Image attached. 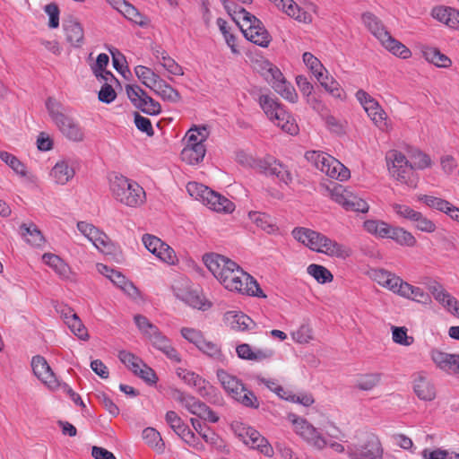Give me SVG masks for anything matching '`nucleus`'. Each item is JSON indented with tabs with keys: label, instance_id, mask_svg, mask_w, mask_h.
<instances>
[{
	"label": "nucleus",
	"instance_id": "864d4df0",
	"mask_svg": "<svg viewBox=\"0 0 459 459\" xmlns=\"http://www.w3.org/2000/svg\"><path fill=\"white\" fill-rule=\"evenodd\" d=\"M126 18L132 21L135 24L143 26L146 24V19L143 16L138 10L133 6L131 4L126 2L124 5L123 9L120 12Z\"/></svg>",
	"mask_w": 459,
	"mask_h": 459
},
{
	"label": "nucleus",
	"instance_id": "6e6d98bb",
	"mask_svg": "<svg viewBox=\"0 0 459 459\" xmlns=\"http://www.w3.org/2000/svg\"><path fill=\"white\" fill-rule=\"evenodd\" d=\"M165 420L178 436L183 433L187 428L182 419L174 411H167Z\"/></svg>",
	"mask_w": 459,
	"mask_h": 459
},
{
	"label": "nucleus",
	"instance_id": "f03ea898",
	"mask_svg": "<svg viewBox=\"0 0 459 459\" xmlns=\"http://www.w3.org/2000/svg\"><path fill=\"white\" fill-rule=\"evenodd\" d=\"M219 281L229 290L237 291L247 296L266 298L257 281L238 264L230 266L223 273Z\"/></svg>",
	"mask_w": 459,
	"mask_h": 459
},
{
	"label": "nucleus",
	"instance_id": "2f4dec72",
	"mask_svg": "<svg viewBox=\"0 0 459 459\" xmlns=\"http://www.w3.org/2000/svg\"><path fill=\"white\" fill-rule=\"evenodd\" d=\"M422 53L427 61L438 67H449L452 64L450 58L436 48L426 47Z\"/></svg>",
	"mask_w": 459,
	"mask_h": 459
},
{
	"label": "nucleus",
	"instance_id": "c756f323",
	"mask_svg": "<svg viewBox=\"0 0 459 459\" xmlns=\"http://www.w3.org/2000/svg\"><path fill=\"white\" fill-rule=\"evenodd\" d=\"M126 94L132 102V104L138 109L142 111V108L146 107L147 99L146 97H150L145 91H143L139 85H126Z\"/></svg>",
	"mask_w": 459,
	"mask_h": 459
},
{
	"label": "nucleus",
	"instance_id": "cd10ccee",
	"mask_svg": "<svg viewBox=\"0 0 459 459\" xmlns=\"http://www.w3.org/2000/svg\"><path fill=\"white\" fill-rule=\"evenodd\" d=\"M42 260L50 266L60 277L68 278L70 275L69 265L58 255L46 253L42 256Z\"/></svg>",
	"mask_w": 459,
	"mask_h": 459
},
{
	"label": "nucleus",
	"instance_id": "39448f33",
	"mask_svg": "<svg viewBox=\"0 0 459 459\" xmlns=\"http://www.w3.org/2000/svg\"><path fill=\"white\" fill-rule=\"evenodd\" d=\"M259 105L266 117L282 131L291 135L299 133V126L295 118L274 98L267 94L260 95Z\"/></svg>",
	"mask_w": 459,
	"mask_h": 459
},
{
	"label": "nucleus",
	"instance_id": "a18cd8bd",
	"mask_svg": "<svg viewBox=\"0 0 459 459\" xmlns=\"http://www.w3.org/2000/svg\"><path fill=\"white\" fill-rule=\"evenodd\" d=\"M306 159L311 162L317 169H319V165L324 162H332L336 166H339V160L329 155L328 153L318 152V151H309L305 154Z\"/></svg>",
	"mask_w": 459,
	"mask_h": 459
},
{
	"label": "nucleus",
	"instance_id": "20e7f679",
	"mask_svg": "<svg viewBox=\"0 0 459 459\" xmlns=\"http://www.w3.org/2000/svg\"><path fill=\"white\" fill-rule=\"evenodd\" d=\"M362 22L368 30L381 42L388 51L394 55L406 59L411 56V50L403 43L395 39L386 30L382 21L372 13L362 14Z\"/></svg>",
	"mask_w": 459,
	"mask_h": 459
},
{
	"label": "nucleus",
	"instance_id": "412c9836",
	"mask_svg": "<svg viewBox=\"0 0 459 459\" xmlns=\"http://www.w3.org/2000/svg\"><path fill=\"white\" fill-rule=\"evenodd\" d=\"M207 192L204 204L210 209L224 212H231L234 211L235 205L230 200L210 188Z\"/></svg>",
	"mask_w": 459,
	"mask_h": 459
},
{
	"label": "nucleus",
	"instance_id": "c9c22d12",
	"mask_svg": "<svg viewBox=\"0 0 459 459\" xmlns=\"http://www.w3.org/2000/svg\"><path fill=\"white\" fill-rule=\"evenodd\" d=\"M387 238H392L402 246L413 247L416 244L414 236L411 232L399 227L390 226Z\"/></svg>",
	"mask_w": 459,
	"mask_h": 459
},
{
	"label": "nucleus",
	"instance_id": "052dcab7",
	"mask_svg": "<svg viewBox=\"0 0 459 459\" xmlns=\"http://www.w3.org/2000/svg\"><path fill=\"white\" fill-rule=\"evenodd\" d=\"M1 160L9 165L17 174L25 176L26 169L25 166L13 154L7 152H0Z\"/></svg>",
	"mask_w": 459,
	"mask_h": 459
},
{
	"label": "nucleus",
	"instance_id": "3c124183",
	"mask_svg": "<svg viewBox=\"0 0 459 459\" xmlns=\"http://www.w3.org/2000/svg\"><path fill=\"white\" fill-rule=\"evenodd\" d=\"M87 238L97 249L103 253L107 252V247L109 246V243L108 238L104 232L95 227Z\"/></svg>",
	"mask_w": 459,
	"mask_h": 459
},
{
	"label": "nucleus",
	"instance_id": "393cba45",
	"mask_svg": "<svg viewBox=\"0 0 459 459\" xmlns=\"http://www.w3.org/2000/svg\"><path fill=\"white\" fill-rule=\"evenodd\" d=\"M74 176V169L66 160H60L56 163L50 171V177L56 184L65 185Z\"/></svg>",
	"mask_w": 459,
	"mask_h": 459
},
{
	"label": "nucleus",
	"instance_id": "6e6552de",
	"mask_svg": "<svg viewBox=\"0 0 459 459\" xmlns=\"http://www.w3.org/2000/svg\"><path fill=\"white\" fill-rule=\"evenodd\" d=\"M239 28L247 39L260 47L266 48L272 40L263 22L250 13H244Z\"/></svg>",
	"mask_w": 459,
	"mask_h": 459
},
{
	"label": "nucleus",
	"instance_id": "c85d7f7f",
	"mask_svg": "<svg viewBox=\"0 0 459 459\" xmlns=\"http://www.w3.org/2000/svg\"><path fill=\"white\" fill-rule=\"evenodd\" d=\"M249 219L259 228L268 233H273L278 230L274 219L269 214L260 212H250Z\"/></svg>",
	"mask_w": 459,
	"mask_h": 459
},
{
	"label": "nucleus",
	"instance_id": "7c9ffc66",
	"mask_svg": "<svg viewBox=\"0 0 459 459\" xmlns=\"http://www.w3.org/2000/svg\"><path fill=\"white\" fill-rule=\"evenodd\" d=\"M134 73L142 83L152 91L157 86L158 82L161 80L160 75L155 74L151 68L143 65H137L134 68Z\"/></svg>",
	"mask_w": 459,
	"mask_h": 459
},
{
	"label": "nucleus",
	"instance_id": "5fc2aeb1",
	"mask_svg": "<svg viewBox=\"0 0 459 459\" xmlns=\"http://www.w3.org/2000/svg\"><path fill=\"white\" fill-rule=\"evenodd\" d=\"M118 358L133 373L137 372L143 364V360L140 358L126 351H121Z\"/></svg>",
	"mask_w": 459,
	"mask_h": 459
},
{
	"label": "nucleus",
	"instance_id": "bf43d9fd",
	"mask_svg": "<svg viewBox=\"0 0 459 459\" xmlns=\"http://www.w3.org/2000/svg\"><path fill=\"white\" fill-rule=\"evenodd\" d=\"M197 348L203 353L215 359H221L222 357L221 351L219 345L211 341H207L204 338L202 340Z\"/></svg>",
	"mask_w": 459,
	"mask_h": 459
},
{
	"label": "nucleus",
	"instance_id": "69168bd1",
	"mask_svg": "<svg viewBox=\"0 0 459 459\" xmlns=\"http://www.w3.org/2000/svg\"><path fill=\"white\" fill-rule=\"evenodd\" d=\"M321 85L329 93H331L335 98H342V90L338 82L331 78L328 79L327 74L325 75L323 73V78L321 80H317Z\"/></svg>",
	"mask_w": 459,
	"mask_h": 459
},
{
	"label": "nucleus",
	"instance_id": "ddd939ff",
	"mask_svg": "<svg viewBox=\"0 0 459 459\" xmlns=\"http://www.w3.org/2000/svg\"><path fill=\"white\" fill-rule=\"evenodd\" d=\"M430 358L440 370L449 375L459 376V354H451L437 349H432Z\"/></svg>",
	"mask_w": 459,
	"mask_h": 459
},
{
	"label": "nucleus",
	"instance_id": "a878e982",
	"mask_svg": "<svg viewBox=\"0 0 459 459\" xmlns=\"http://www.w3.org/2000/svg\"><path fill=\"white\" fill-rule=\"evenodd\" d=\"M217 377L225 391L233 398L239 390H243L244 385L235 376L229 374L223 369L217 370Z\"/></svg>",
	"mask_w": 459,
	"mask_h": 459
},
{
	"label": "nucleus",
	"instance_id": "473e14b6",
	"mask_svg": "<svg viewBox=\"0 0 459 459\" xmlns=\"http://www.w3.org/2000/svg\"><path fill=\"white\" fill-rule=\"evenodd\" d=\"M153 91L165 101L177 103L181 100L179 92L162 79L158 82Z\"/></svg>",
	"mask_w": 459,
	"mask_h": 459
},
{
	"label": "nucleus",
	"instance_id": "6ab92c4d",
	"mask_svg": "<svg viewBox=\"0 0 459 459\" xmlns=\"http://www.w3.org/2000/svg\"><path fill=\"white\" fill-rule=\"evenodd\" d=\"M316 252L342 259H345L351 254V250L348 247L340 244L325 235H323L322 241L319 242Z\"/></svg>",
	"mask_w": 459,
	"mask_h": 459
},
{
	"label": "nucleus",
	"instance_id": "4be33fe9",
	"mask_svg": "<svg viewBox=\"0 0 459 459\" xmlns=\"http://www.w3.org/2000/svg\"><path fill=\"white\" fill-rule=\"evenodd\" d=\"M413 389L416 395L423 401H432L436 397V388L434 384L422 375H419L414 379Z\"/></svg>",
	"mask_w": 459,
	"mask_h": 459
},
{
	"label": "nucleus",
	"instance_id": "e433bc0d",
	"mask_svg": "<svg viewBox=\"0 0 459 459\" xmlns=\"http://www.w3.org/2000/svg\"><path fill=\"white\" fill-rule=\"evenodd\" d=\"M20 231L22 238H24L28 243L33 246H40L44 241L43 235L33 223L22 224L20 227Z\"/></svg>",
	"mask_w": 459,
	"mask_h": 459
},
{
	"label": "nucleus",
	"instance_id": "774afa93",
	"mask_svg": "<svg viewBox=\"0 0 459 459\" xmlns=\"http://www.w3.org/2000/svg\"><path fill=\"white\" fill-rule=\"evenodd\" d=\"M422 283L427 287L429 291L432 294L434 299L438 301L442 298L443 294H446L447 291L444 289L442 284H440L436 280L426 278Z\"/></svg>",
	"mask_w": 459,
	"mask_h": 459
},
{
	"label": "nucleus",
	"instance_id": "7ed1b4c3",
	"mask_svg": "<svg viewBox=\"0 0 459 459\" xmlns=\"http://www.w3.org/2000/svg\"><path fill=\"white\" fill-rule=\"evenodd\" d=\"M356 442L347 446L349 459H383L384 447L379 437L368 430L357 431Z\"/></svg>",
	"mask_w": 459,
	"mask_h": 459
},
{
	"label": "nucleus",
	"instance_id": "72a5a7b5",
	"mask_svg": "<svg viewBox=\"0 0 459 459\" xmlns=\"http://www.w3.org/2000/svg\"><path fill=\"white\" fill-rule=\"evenodd\" d=\"M175 295L178 299L183 300L194 308L206 310L211 307L209 302L204 301V299L194 290H188L182 293L176 292Z\"/></svg>",
	"mask_w": 459,
	"mask_h": 459
},
{
	"label": "nucleus",
	"instance_id": "58836bf2",
	"mask_svg": "<svg viewBox=\"0 0 459 459\" xmlns=\"http://www.w3.org/2000/svg\"><path fill=\"white\" fill-rule=\"evenodd\" d=\"M194 429L202 437V438L208 444L215 445L219 439L218 435L212 430L205 423L200 420L192 418L190 420Z\"/></svg>",
	"mask_w": 459,
	"mask_h": 459
},
{
	"label": "nucleus",
	"instance_id": "dca6fc26",
	"mask_svg": "<svg viewBox=\"0 0 459 459\" xmlns=\"http://www.w3.org/2000/svg\"><path fill=\"white\" fill-rule=\"evenodd\" d=\"M147 338L156 349L162 351L169 359L180 362L181 359L178 352L171 346L170 341L162 334L158 327Z\"/></svg>",
	"mask_w": 459,
	"mask_h": 459
},
{
	"label": "nucleus",
	"instance_id": "a211bd4d",
	"mask_svg": "<svg viewBox=\"0 0 459 459\" xmlns=\"http://www.w3.org/2000/svg\"><path fill=\"white\" fill-rule=\"evenodd\" d=\"M31 368L35 376L43 383L50 387L56 385V377L45 358L39 355L34 356L31 359Z\"/></svg>",
	"mask_w": 459,
	"mask_h": 459
},
{
	"label": "nucleus",
	"instance_id": "423d86ee",
	"mask_svg": "<svg viewBox=\"0 0 459 459\" xmlns=\"http://www.w3.org/2000/svg\"><path fill=\"white\" fill-rule=\"evenodd\" d=\"M110 191L117 202L129 207H138L145 201L143 188L122 175H116L111 179Z\"/></svg>",
	"mask_w": 459,
	"mask_h": 459
},
{
	"label": "nucleus",
	"instance_id": "0e129e2a",
	"mask_svg": "<svg viewBox=\"0 0 459 459\" xmlns=\"http://www.w3.org/2000/svg\"><path fill=\"white\" fill-rule=\"evenodd\" d=\"M191 414L200 416L201 414H204V412L206 411V404L197 398H195L193 395H190L184 406Z\"/></svg>",
	"mask_w": 459,
	"mask_h": 459
},
{
	"label": "nucleus",
	"instance_id": "b1692460",
	"mask_svg": "<svg viewBox=\"0 0 459 459\" xmlns=\"http://www.w3.org/2000/svg\"><path fill=\"white\" fill-rule=\"evenodd\" d=\"M206 153V148L204 143H194V145H186L181 152V159L189 165H195L203 161Z\"/></svg>",
	"mask_w": 459,
	"mask_h": 459
},
{
	"label": "nucleus",
	"instance_id": "09e8293b",
	"mask_svg": "<svg viewBox=\"0 0 459 459\" xmlns=\"http://www.w3.org/2000/svg\"><path fill=\"white\" fill-rule=\"evenodd\" d=\"M418 200L424 203L427 206L443 212H446L450 207L448 201L432 195H419Z\"/></svg>",
	"mask_w": 459,
	"mask_h": 459
},
{
	"label": "nucleus",
	"instance_id": "13d9d810",
	"mask_svg": "<svg viewBox=\"0 0 459 459\" xmlns=\"http://www.w3.org/2000/svg\"><path fill=\"white\" fill-rule=\"evenodd\" d=\"M66 325L79 339L87 340L89 338L88 331L77 315L67 320Z\"/></svg>",
	"mask_w": 459,
	"mask_h": 459
},
{
	"label": "nucleus",
	"instance_id": "f704fd0d",
	"mask_svg": "<svg viewBox=\"0 0 459 459\" xmlns=\"http://www.w3.org/2000/svg\"><path fill=\"white\" fill-rule=\"evenodd\" d=\"M319 170L330 178H336L339 180H345L350 177V171L345 168L340 161L339 166L332 162H324L319 165Z\"/></svg>",
	"mask_w": 459,
	"mask_h": 459
},
{
	"label": "nucleus",
	"instance_id": "f8f14e48",
	"mask_svg": "<svg viewBox=\"0 0 459 459\" xmlns=\"http://www.w3.org/2000/svg\"><path fill=\"white\" fill-rule=\"evenodd\" d=\"M295 431L308 444L317 449H323L327 446L325 438L307 420L299 419L293 422Z\"/></svg>",
	"mask_w": 459,
	"mask_h": 459
},
{
	"label": "nucleus",
	"instance_id": "8fccbe9b",
	"mask_svg": "<svg viewBox=\"0 0 459 459\" xmlns=\"http://www.w3.org/2000/svg\"><path fill=\"white\" fill-rule=\"evenodd\" d=\"M222 4L228 14L239 26L241 24L240 19L243 21L244 13L248 12L231 0H222Z\"/></svg>",
	"mask_w": 459,
	"mask_h": 459
},
{
	"label": "nucleus",
	"instance_id": "c03bdc74",
	"mask_svg": "<svg viewBox=\"0 0 459 459\" xmlns=\"http://www.w3.org/2000/svg\"><path fill=\"white\" fill-rule=\"evenodd\" d=\"M233 399L238 401L245 407L257 409L260 405L259 400L256 395L251 390L243 386V390H239L238 394L233 396Z\"/></svg>",
	"mask_w": 459,
	"mask_h": 459
},
{
	"label": "nucleus",
	"instance_id": "4468645a",
	"mask_svg": "<svg viewBox=\"0 0 459 459\" xmlns=\"http://www.w3.org/2000/svg\"><path fill=\"white\" fill-rule=\"evenodd\" d=\"M246 445L252 448L259 450L263 455L268 457L273 455V449L267 439L264 437L257 430L253 428H247L240 434Z\"/></svg>",
	"mask_w": 459,
	"mask_h": 459
},
{
	"label": "nucleus",
	"instance_id": "ea45409f",
	"mask_svg": "<svg viewBox=\"0 0 459 459\" xmlns=\"http://www.w3.org/2000/svg\"><path fill=\"white\" fill-rule=\"evenodd\" d=\"M363 228L369 234L379 238H387L390 225L383 221L367 220L363 223Z\"/></svg>",
	"mask_w": 459,
	"mask_h": 459
},
{
	"label": "nucleus",
	"instance_id": "bb28decb",
	"mask_svg": "<svg viewBox=\"0 0 459 459\" xmlns=\"http://www.w3.org/2000/svg\"><path fill=\"white\" fill-rule=\"evenodd\" d=\"M401 297L411 299L422 304L431 303V298L429 293L425 292L421 288L413 286L409 282H405L402 287Z\"/></svg>",
	"mask_w": 459,
	"mask_h": 459
},
{
	"label": "nucleus",
	"instance_id": "49530a36",
	"mask_svg": "<svg viewBox=\"0 0 459 459\" xmlns=\"http://www.w3.org/2000/svg\"><path fill=\"white\" fill-rule=\"evenodd\" d=\"M381 380L380 373H369L360 376L356 381V386L364 391L372 390Z\"/></svg>",
	"mask_w": 459,
	"mask_h": 459
},
{
	"label": "nucleus",
	"instance_id": "4c0bfd02",
	"mask_svg": "<svg viewBox=\"0 0 459 459\" xmlns=\"http://www.w3.org/2000/svg\"><path fill=\"white\" fill-rule=\"evenodd\" d=\"M364 109L374 124L379 128L384 129L386 126V123L385 122V113L379 106L378 102L376 100L369 101L368 105L364 107Z\"/></svg>",
	"mask_w": 459,
	"mask_h": 459
},
{
	"label": "nucleus",
	"instance_id": "79ce46f5",
	"mask_svg": "<svg viewBox=\"0 0 459 459\" xmlns=\"http://www.w3.org/2000/svg\"><path fill=\"white\" fill-rule=\"evenodd\" d=\"M307 272L321 284L331 282L333 279L332 273L327 268L320 264H309L307 268Z\"/></svg>",
	"mask_w": 459,
	"mask_h": 459
},
{
	"label": "nucleus",
	"instance_id": "f257e3e1",
	"mask_svg": "<svg viewBox=\"0 0 459 459\" xmlns=\"http://www.w3.org/2000/svg\"><path fill=\"white\" fill-rule=\"evenodd\" d=\"M385 160L391 177L411 188H415L418 183L414 169H424L431 165L429 156L420 151L414 152L409 161L401 152L391 150L386 153Z\"/></svg>",
	"mask_w": 459,
	"mask_h": 459
},
{
	"label": "nucleus",
	"instance_id": "338daca9",
	"mask_svg": "<svg viewBox=\"0 0 459 459\" xmlns=\"http://www.w3.org/2000/svg\"><path fill=\"white\" fill-rule=\"evenodd\" d=\"M186 190L192 197L204 203L209 187L197 182H189L186 185Z\"/></svg>",
	"mask_w": 459,
	"mask_h": 459
},
{
	"label": "nucleus",
	"instance_id": "5701e85b",
	"mask_svg": "<svg viewBox=\"0 0 459 459\" xmlns=\"http://www.w3.org/2000/svg\"><path fill=\"white\" fill-rule=\"evenodd\" d=\"M278 2L276 6L298 22L308 23L312 21L311 15L302 10L293 0H280Z\"/></svg>",
	"mask_w": 459,
	"mask_h": 459
},
{
	"label": "nucleus",
	"instance_id": "e2e57ef3",
	"mask_svg": "<svg viewBox=\"0 0 459 459\" xmlns=\"http://www.w3.org/2000/svg\"><path fill=\"white\" fill-rule=\"evenodd\" d=\"M392 333H393V341L395 343L403 345V346H410L412 344L414 339L412 336L407 335V329L405 327H397L393 326L392 327Z\"/></svg>",
	"mask_w": 459,
	"mask_h": 459
},
{
	"label": "nucleus",
	"instance_id": "1a4fd4ad",
	"mask_svg": "<svg viewBox=\"0 0 459 459\" xmlns=\"http://www.w3.org/2000/svg\"><path fill=\"white\" fill-rule=\"evenodd\" d=\"M254 170L265 176H275L285 185L293 181V174L288 167L271 155L257 157Z\"/></svg>",
	"mask_w": 459,
	"mask_h": 459
},
{
	"label": "nucleus",
	"instance_id": "0eeeda50",
	"mask_svg": "<svg viewBox=\"0 0 459 459\" xmlns=\"http://www.w3.org/2000/svg\"><path fill=\"white\" fill-rule=\"evenodd\" d=\"M46 108L54 123L66 138L74 142L83 140L82 129L74 118L64 113V108L59 101L49 97L46 101Z\"/></svg>",
	"mask_w": 459,
	"mask_h": 459
},
{
	"label": "nucleus",
	"instance_id": "680f3d73",
	"mask_svg": "<svg viewBox=\"0 0 459 459\" xmlns=\"http://www.w3.org/2000/svg\"><path fill=\"white\" fill-rule=\"evenodd\" d=\"M437 302L440 303L449 313L459 318V300L453 297L449 292L443 294L442 298Z\"/></svg>",
	"mask_w": 459,
	"mask_h": 459
},
{
	"label": "nucleus",
	"instance_id": "9b49d317",
	"mask_svg": "<svg viewBox=\"0 0 459 459\" xmlns=\"http://www.w3.org/2000/svg\"><path fill=\"white\" fill-rule=\"evenodd\" d=\"M332 198L346 210L365 213L369 208L366 201L341 186L334 187L332 192Z\"/></svg>",
	"mask_w": 459,
	"mask_h": 459
},
{
	"label": "nucleus",
	"instance_id": "603ef678",
	"mask_svg": "<svg viewBox=\"0 0 459 459\" xmlns=\"http://www.w3.org/2000/svg\"><path fill=\"white\" fill-rule=\"evenodd\" d=\"M273 89L283 99L289 100L291 103H295L298 100V94L294 87L286 80L279 82L278 85H275Z\"/></svg>",
	"mask_w": 459,
	"mask_h": 459
},
{
	"label": "nucleus",
	"instance_id": "a19ab883",
	"mask_svg": "<svg viewBox=\"0 0 459 459\" xmlns=\"http://www.w3.org/2000/svg\"><path fill=\"white\" fill-rule=\"evenodd\" d=\"M231 317V327L238 331L251 330L255 326V323L243 313H228V318Z\"/></svg>",
	"mask_w": 459,
	"mask_h": 459
},
{
	"label": "nucleus",
	"instance_id": "2eb2a0df",
	"mask_svg": "<svg viewBox=\"0 0 459 459\" xmlns=\"http://www.w3.org/2000/svg\"><path fill=\"white\" fill-rule=\"evenodd\" d=\"M203 260L208 270L219 281L226 269L235 267V262L219 254H206Z\"/></svg>",
	"mask_w": 459,
	"mask_h": 459
},
{
	"label": "nucleus",
	"instance_id": "aec40b11",
	"mask_svg": "<svg viewBox=\"0 0 459 459\" xmlns=\"http://www.w3.org/2000/svg\"><path fill=\"white\" fill-rule=\"evenodd\" d=\"M64 31L66 41L74 48H79L84 43V30L82 24L76 20L64 22Z\"/></svg>",
	"mask_w": 459,
	"mask_h": 459
},
{
	"label": "nucleus",
	"instance_id": "4d7b16f0",
	"mask_svg": "<svg viewBox=\"0 0 459 459\" xmlns=\"http://www.w3.org/2000/svg\"><path fill=\"white\" fill-rule=\"evenodd\" d=\"M160 64L173 75L184 74L183 68L166 51H161V61H160Z\"/></svg>",
	"mask_w": 459,
	"mask_h": 459
},
{
	"label": "nucleus",
	"instance_id": "de8ad7c7",
	"mask_svg": "<svg viewBox=\"0 0 459 459\" xmlns=\"http://www.w3.org/2000/svg\"><path fill=\"white\" fill-rule=\"evenodd\" d=\"M303 61L317 80H321L323 78V73L325 69L318 58L309 52H305L303 54Z\"/></svg>",
	"mask_w": 459,
	"mask_h": 459
},
{
	"label": "nucleus",
	"instance_id": "f3484780",
	"mask_svg": "<svg viewBox=\"0 0 459 459\" xmlns=\"http://www.w3.org/2000/svg\"><path fill=\"white\" fill-rule=\"evenodd\" d=\"M431 15L437 21L446 24L450 29L459 31V11L450 6H436Z\"/></svg>",
	"mask_w": 459,
	"mask_h": 459
},
{
	"label": "nucleus",
	"instance_id": "9d476101",
	"mask_svg": "<svg viewBox=\"0 0 459 459\" xmlns=\"http://www.w3.org/2000/svg\"><path fill=\"white\" fill-rule=\"evenodd\" d=\"M393 209L397 215L411 221L414 227L419 230L428 233H431L436 230V224L420 212L415 211L407 205L399 204H393Z\"/></svg>",
	"mask_w": 459,
	"mask_h": 459
},
{
	"label": "nucleus",
	"instance_id": "37998d69",
	"mask_svg": "<svg viewBox=\"0 0 459 459\" xmlns=\"http://www.w3.org/2000/svg\"><path fill=\"white\" fill-rule=\"evenodd\" d=\"M115 285L119 287L127 295L136 297L138 295L137 288L118 271L113 273L109 279Z\"/></svg>",
	"mask_w": 459,
	"mask_h": 459
}]
</instances>
